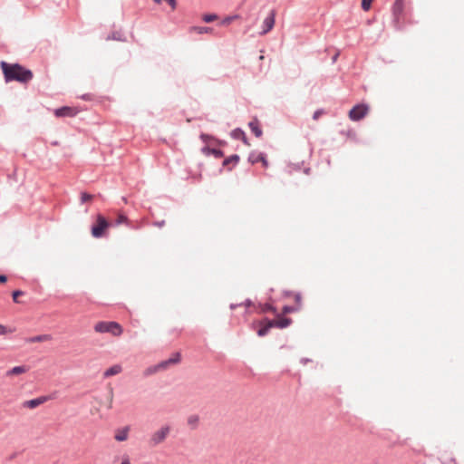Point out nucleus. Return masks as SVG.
<instances>
[{
	"instance_id": "obj_1",
	"label": "nucleus",
	"mask_w": 464,
	"mask_h": 464,
	"mask_svg": "<svg viewBox=\"0 0 464 464\" xmlns=\"http://www.w3.org/2000/svg\"><path fill=\"white\" fill-rule=\"evenodd\" d=\"M0 65L6 82L17 81L25 83L33 79V72L18 63L1 62Z\"/></svg>"
},
{
	"instance_id": "obj_2",
	"label": "nucleus",
	"mask_w": 464,
	"mask_h": 464,
	"mask_svg": "<svg viewBox=\"0 0 464 464\" xmlns=\"http://www.w3.org/2000/svg\"><path fill=\"white\" fill-rule=\"evenodd\" d=\"M94 330L97 333H110L113 336H120L123 331L121 325L114 321L98 322L94 326Z\"/></svg>"
},
{
	"instance_id": "obj_3",
	"label": "nucleus",
	"mask_w": 464,
	"mask_h": 464,
	"mask_svg": "<svg viewBox=\"0 0 464 464\" xmlns=\"http://www.w3.org/2000/svg\"><path fill=\"white\" fill-rule=\"evenodd\" d=\"M110 226V222L102 214H98L95 224L92 226V236L94 238L102 237Z\"/></svg>"
},
{
	"instance_id": "obj_4",
	"label": "nucleus",
	"mask_w": 464,
	"mask_h": 464,
	"mask_svg": "<svg viewBox=\"0 0 464 464\" xmlns=\"http://www.w3.org/2000/svg\"><path fill=\"white\" fill-rule=\"evenodd\" d=\"M370 111V106L365 103H360L353 106L349 113L348 117L353 121H358L363 119Z\"/></svg>"
},
{
	"instance_id": "obj_5",
	"label": "nucleus",
	"mask_w": 464,
	"mask_h": 464,
	"mask_svg": "<svg viewBox=\"0 0 464 464\" xmlns=\"http://www.w3.org/2000/svg\"><path fill=\"white\" fill-rule=\"evenodd\" d=\"M404 11V0H395L392 7V13L393 17V24L394 26L398 29L401 27V20L403 15Z\"/></svg>"
},
{
	"instance_id": "obj_6",
	"label": "nucleus",
	"mask_w": 464,
	"mask_h": 464,
	"mask_svg": "<svg viewBox=\"0 0 464 464\" xmlns=\"http://www.w3.org/2000/svg\"><path fill=\"white\" fill-rule=\"evenodd\" d=\"M256 324L259 325V328L256 331V334L259 337L266 336L269 333L270 329L274 327L272 320L268 317L263 318L262 320L256 322Z\"/></svg>"
},
{
	"instance_id": "obj_7",
	"label": "nucleus",
	"mask_w": 464,
	"mask_h": 464,
	"mask_svg": "<svg viewBox=\"0 0 464 464\" xmlns=\"http://www.w3.org/2000/svg\"><path fill=\"white\" fill-rule=\"evenodd\" d=\"M169 432V428L168 426L162 427L160 430H159L158 431H156L155 433L152 434L151 439H150L151 443L153 445L160 444L166 439Z\"/></svg>"
},
{
	"instance_id": "obj_8",
	"label": "nucleus",
	"mask_w": 464,
	"mask_h": 464,
	"mask_svg": "<svg viewBox=\"0 0 464 464\" xmlns=\"http://www.w3.org/2000/svg\"><path fill=\"white\" fill-rule=\"evenodd\" d=\"M79 112V110L75 107L64 106L54 111V114L57 117H74Z\"/></svg>"
},
{
	"instance_id": "obj_9",
	"label": "nucleus",
	"mask_w": 464,
	"mask_h": 464,
	"mask_svg": "<svg viewBox=\"0 0 464 464\" xmlns=\"http://www.w3.org/2000/svg\"><path fill=\"white\" fill-rule=\"evenodd\" d=\"M201 152L205 156H213L216 159L224 158V152L221 147H201Z\"/></svg>"
},
{
	"instance_id": "obj_10",
	"label": "nucleus",
	"mask_w": 464,
	"mask_h": 464,
	"mask_svg": "<svg viewBox=\"0 0 464 464\" xmlns=\"http://www.w3.org/2000/svg\"><path fill=\"white\" fill-rule=\"evenodd\" d=\"M239 161V156L237 154H232L222 160V168L227 170H232Z\"/></svg>"
},
{
	"instance_id": "obj_11",
	"label": "nucleus",
	"mask_w": 464,
	"mask_h": 464,
	"mask_svg": "<svg viewBox=\"0 0 464 464\" xmlns=\"http://www.w3.org/2000/svg\"><path fill=\"white\" fill-rule=\"evenodd\" d=\"M48 400H49L48 396H39L37 398H34L32 400L24 401L23 406L24 408L34 409V408L38 407L39 405L46 402Z\"/></svg>"
},
{
	"instance_id": "obj_12",
	"label": "nucleus",
	"mask_w": 464,
	"mask_h": 464,
	"mask_svg": "<svg viewBox=\"0 0 464 464\" xmlns=\"http://www.w3.org/2000/svg\"><path fill=\"white\" fill-rule=\"evenodd\" d=\"M276 316H277L276 320H272L274 327H276L279 329H285L292 324V319L289 317H285L279 314H276Z\"/></svg>"
},
{
	"instance_id": "obj_13",
	"label": "nucleus",
	"mask_w": 464,
	"mask_h": 464,
	"mask_svg": "<svg viewBox=\"0 0 464 464\" xmlns=\"http://www.w3.org/2000/svg\"><path fill=\"white\" fill-rule=\"evenodd\" d=\"M275 25V12L272 11L270 14L264 20L262 34H267L273 29Z\"/></svg>"
},
{
	"instance_id": "obj_14",
	"label": "nucleus",
	"mask_w": 464,
	"mask_h": 464,
	"mask_svg": "<svg viewBox=\"0 0 464 464\" xmlns=\"http://www.w3.org/2000/svg\"><path fill=\"white\" fill-rule=\"evenodd\" d=\"M28 371V367L25 365H17L6 372V376L19 375Z\"/></svg>"
},
{
	"instance_id": "obj_15",
	"label": "nucleus",
	"mask_w": 464,
	"mask_h": 464,
	"mask_svg": "<svg viewBox=\"0 0 464 464\" xmlns=\"http://www.w3.org/2000/svg\"><path fill=\"white\" fill-rule=\"evenodd\" d=\"M266 153L254 150L249 153L248 155V161L251 164H256L261 161V160H264V156Z\"/></svg>"
},
{
	"instance_id": "obj_16",
	"label": "nucleus",
	"mask_w": 464,
	"mask_h": 464,
	"mask_svg": "<svg viewBox=\"0 0 464 464\" xmlns=\"http://www.w3.org/2000/svg\"><path fill=\"white\" fill-rule=\"evenodd\" d=\"M121 372V366L119 364H114V365L111 366L110 368H108L103 372V377L108 378V377L116 375V374L120 373Z\"/></svg>"
},
{
	"instance_id": "obj_17",
	"label": "nucleus",
	"mask_w": 464,
	"mask_h": 464,
	"mask_svg": "<svg viewBox=\"0 0 464 464\" xmlns=\"http://www.w3.org/2000/svg\"><path fill=\"white\" fill-rule=\"evenodd\" d=\"M189 32L190 33H196V34H210V33H212L213 29L211 27H205V26H192L189 29Z\"/></svg>"
},
{
	"instance_id": "obj_18",
	"label": "nucleus",
	"mask_w": 464,
	"mask_h": 464,
	"mask_svg": "<svg viewBox=\"0 0 464 464\" xmlns=\"http://www.w3.org/2000/svg\"><path fill=\"white\" fill-rule=\"evenodd\" d=\"M128 431H129V427H124L123 429L121 430H119L117 431V433L115 434V440L117 441H124L127 440L128 438Z\"/></svg>"
},
{
	"instance_id": "obj_19",
	"label": "nucleus",
	"mask_w": 464,
	"mask_h": 464,
	"mask_svg": "<svg viewBox=\"0 0 464 464\" xmlns=\"http://www.w3.org/2000/svg\"><path fill=\"white\" fill-rule=\"evenodd\" d=\"M249 128L251 129V131L256 136L260 137L262 135V130L259 126V123L256 120H254L249 122Z\"/></svg>"
},
{
	"instance_id": "obj_20",
	"label": "nucleus",
	"mask_w": 464,
	"mask_h": 464,
	"mask_svg": "<svg viewBox=\"0 0 464 464\" xmlns=\"http://www.w3.org/2000/svg\"><path fill=\"white\" fill-rule=\"evenodd\" d=\"M260 307H261V312L262 313H268V312H271L273 314H277V309L276 306H274L273 304H269V303H266V304H259Z\"/></svg>"
},
{
	"instance_id": "obj_21",
	"label": "nucleus",
	"mask_w": 464,
	"mask_h": 464,
	"mask_svg": "<svg viewBox=\"0 0 464 464\" xmlns=\"http://www.w3.org/2000/svg\"><path fill=\"white\" fill-rule=\"evenodd\" d=\"M232 136L238 140H241L243 142H246V134L241 130H235L232 131Z\"/></svg>"
},
{
	"instance_id": "obj_22",
	"label": "nucleus",
	"mask_w": 464,
	"mask_h": 464,
	"mask_svg": "<svg viewBox=\"0 0 464 464\" xmlns=\"http://www.w3.org/2000/svg\"><path fill=\"white\" fill-rule=\"evenodd\" d=\"M50 339V335L48 334H40V335H35V336H33L31 338L28 339V342L29 343H39V342H44V341H46V340H49Z\"/></svg>"
},
{
	"instance_id": "obj_23",
	"label": "nucleus",
	"mask_w": 464,
	"mask_h": 464,
	"mask_svg": "<svg viewBox=\"0 0 464 464\" xmlns=\"http://www.w3.org/2000/svg\"><path fill=\"white\" fill-rule=\"evenodd\" d=\"M199 421V417L198 415H190L188 418V424L191 429H196L198 427Z\"/></svg>"
},
{
	"instance_id": "obj_24",
	"label": "nucleus",
	"mask_w": 464,
	"mask_h": 464,
	"mask_svg": "<svg viewBox=\"0 0 464 464\" xmlns=\"http://www.w3.org/2000/svg\"><path fill=\"white\" fill-rule=\"evenodd\" d=\"M218 16L216 14H205L202 15V20L205 23H211L218 20Z\"/></svg>"
},
{
	"instance_id": "obj_25",
	"label": "nucleus",
	"mask_w": 464,
	"mask_h": 464,
	"mask_svg": "<svg viewBox=\"0 0 464 464\" xmlns=\"http://www.w3.org/2000/svg\"><path fill=\"white\" fill-rule=\"evenodd\" d=\"M299 311V306L295 305H285L282 309L284 314H291Z\"/></svg>"
},
{
	"instance_id": "obj_26",
	"label": "nucleus",
	"mask_w": 464,
	"mask_h": 464,
	"mask_svg": "<svg viewBox=\"0 0 464 464\" xmlns=\"http://www.w3.org/2000/svg\"><path fill=\"white\" fill-rule=\"evenodd\" d=\"M160 371H161V370H160V367H158V363H157V364H154V365H151V366L148 367L145 370L144 374L145 375H150V374L156 373V372H158Z\"/></svg>"
},
{
	"instance_id": "obj_27",
	"label": "nucleus",
	"mask_w": 464,
	"mask_h": 464,
	"mask_svg": "<svg viewBox=\"0 0 464 464\" xmlns=\"http://www.w3.org/2000/svg\"><path fill=\"white\" fill-rule=\"evenodd\" d=\"M92 198H93V195H92L88 192H85V191L81 192V197H80L81 203H85L87 201L92 200Z\"/></svg>"
},
{
	"instance_id": "obj_28",
	"label": "nucleus",
	"mask_w": 464,
	"mask_h": 464,
	"mask_svg": "<svg viewBox=\"0 0 464 464\" xmlns=\"http://www.w3.org/2000/svg\"><path fill=\"white\" fill-rule=\"evenodd\" d=\"M128 221V218L124 214H121L118 216L117 219L115 220V226L121 225L123 223H126Z\"/></svg>"
},
{
	"instance_id": "obj_29",
	"label": "nucleus",
	"mask_w": 464,
	"mask_h": 464,
	"mask_svg": "<svg viewBox=\"0 0 464 464\" xmlns=\"http://www.w3.org/2000/svg\"><path fill=\"white\" fill-rule=\"evenodd\" d=\"M24 295V292L22 290H19V289H16V290H14L12 292V297H13V301L14 303H19L18 301V297L23 295Z\"/></svg>"
},
{
	"instance_id": "obj_30",
	"label": "nucleus",
	"mask_w": 464,
	"mask_h": 464,
	"mask_svg": "<svg viewBox=\"0 0 464 464\" xmlns=\"http://www.w3.org/2000/svg\"><path fill=\"white\" fill-rule=\"evenodd\" d=\"M170 360V362L173 363V364H176L178 362H180V359H181V355H180V353L177 352V353H174L171 357L169 358Z\"/></svg>"
},
{
	"instance_id": "obj_31",
	"label": "nucleus",
	"mask_w": 464,
	"mask_h": 464,
	"mask_svg": "<svg viewBox=\"0 0 464 464\" xmlns=\"http://www.w3.org/2000/svg\"><path fill=\"white\" fill-rule=\"evenodd\" d=\"M170 364H173L169 359H167V360H164V361H161L160 362L158 363V367L160 368V370H165L167 369Z\"/></svg>"
},
{
	"instance_id": "obj_32",
	"label": "nucleus",
	"mask_w": 464,
	"mask_h": 464,
	"mask_svg": "<svg viewBox=\"0 0 464 464\" xmlns=\"http://www.w3.org/2000/svg\"><path fill=\"white\" fill-rule=\"evenodd\" d=\"M373 0H362V8L364 11H369Z\"/></svg>"
},
{
	"instance_id": "obj_33",
	"label": "nucleus",
	"mask_w": 464,
	"mask_h": 464,
	"mask_svg": "<svg viewBox=\"0 0 464 464\" xmlns=\"http://www.w3.org/2000/svg\"><path fill=\"white\" fill-rule=\"evenodd\" d=\"M12 330H8L4 324H0V335H5L8 333H12Z\"/></svg>"
},
{
	"instance_id": "obj_34",
	"label": "nucleus",
	"mask_w": 464,
	"mask_h": 464,
	"mask_svg": "<svg viewBox=\"0 0 464 464\" xmlns=\"http://www.w3.org/2000/svg\"><path fill=\"white\" fill-rule=\"evenodd\" d=\"M237 16H227L226 17L221 24L224 25L229 24Z\"/></svg>"
},
{
	"instance_id": "obj_35",
	"label": "nucleus",
	"mask_w": 464,
	"mask_h": 464,
	"mask_svg": "<svg viewBox=\"0 0 464 464\" xmlns=\"http://www.w3.org/2000/svg\"><path fill=\"white\" fill-rule=\"evenodd\" d=\"M295 303L298 304L297 306H301V294L300 293H297L295 295Z\"/></svg>"
},
{
	"instance_id": "obj_36",
	"label": "nucleus",
	"mask_w": 464,
	"mask_h": 464,
	"mask_svg": "<svg viewBox=\"0 0 464 464\" xmlns=\"http://www.w3.org/2000/svg\"><path fill=\"white\" fill-rule=\"evenodd\" d=\"M166 2L171 6V8L174 10L177 6L176 0H166Z\"/></svg>"
},
{
	"instance_id": "obj_37",
	"label": "nucleus",
	"mask_w": 464,
	"mask_h": 464,
	"mask_svg": "<svg viewBox=\"0 0 464 464\" xmlns=\"http://www.w3.org/2000/svg\"><path fill=\"white\" fill-rule=\"evenodd\" d=\"M260 162L262 163L264 168H267L268 167L269 164H268V160L266 159V154H265L264 160H261Z\"/></svg>"
},
{
	"instance_id": "obj_38",
	"label": "nucleus",
	"mask_w": 464,
	"mask_h": 464,
	"mask_svg": "<svg viewBox=\"0 0 464 464\" xmlns=\"http://www.w3.org/2000/svg\"><path fill=\"white\" fill-rule=\"evenodd\" d=\"M252 304H253V303H252L251 299L247 298V299H246V300L241 304V305L243 304V305H245V306H246V307H249V306H251V305H252Z\"/></svg>"
},
{
	"instance_id": "obj_39",
	"label": "nucleus",
	"mask_w": 464,
	"mask_h": 464,
	"mask_svg": "<svg viewBox=\"0 0 464 464\" xmlns=\"http://www.w3.org/2000/svg\"><path fill=\"white\" fill-rule=\"evenodd\" d=\"M7 281V276L5 275H0V283L4 284Z\"/></svg>"
},
{
	"instance_id": "obj_40",
	"label": "nucleus",
	"mask_w": 464,
	"mask_h": 464,
	"mask_svg": "<svg viewBox=\"0 0 464 464\" xmlns=\"http://www.w3.org/2000/svg\"><path fill=\"white\" fill-rule=\"evenodd\" d=\"M300 362L303 364H306L308 362H311V360L309 358H302Z\"/></svg>"
},
{
	"instance_id": "obj_41",
	"label": "nucleus",
	"mask_w": 464,
	"mask_h": 464,
	"mask_svg": "<svg viewBox=\"0 0 464 464\" xmlns=\"http://www.w3.org/2000/svg\"><path fill=\"white\" fill-rule=\"evenodd\" d=\"M240 305H241V304H231L229 307L231 310H234Z\"/></svg>"
},
{
	"instance_id": "obj_42",
	"label": "nucleus",
	"mask_w": 464,
	"mask_h": 464,
	"mask_svg": "<svg viewBox=\"0 0 464 464\" xmlns=\"http://www.w3.org/2000/svg\"><path fill=\"white\" fill-rule=\"evenodd\" d=\"M164 224H165V220L157 221V222L155 223V225H156V226H158V227H163V226H164Z\"/></svg>"
},
{
	"instance_id": "obj_43",
	"label": "nucleus",
	"mask_w": 464,
	"mask_h": 464,
	"mask_svg": "<svg viewBox=\"0 0 464 464\" xmlns=\"http://www.w3.org/2000/svg\"><path fill=\"white\" fill-rule=\"evenodd\" d=\"M320 114H321V111H315L314 114V119L317 120L319 118Z\"/></svg>"
},
{
	"instance_id": "obj_44",
	"label": "nucleus",
	"mask_w": 464,
	"mask_h": 464,
	"mask_svg": "<svg viewBox=\"0 0 464 464\" xmlns=\"http://www.w3.org/2000/svg\"><path fill=\"white\" fill-rule=\"evenodd\" d=\"M121 464H130L129 459L122 460Z\"/></svg>"
},
{
	"instance_id": "obj_45",
	"label": "nucleus",
	"mask_w": 464,
	"mask_h": 464,
	"mask_svg": "<svg viewBox=\"0 0 464 464\" xmlns=\"http://www.w3.org/2000/svg\"><path fill=\"white\" fill-rule=\"evenodd\" d=\"M202 140H203V142H208V140L204 135H202Z\"/></svg>"
},
{
	"instance_id": "obj_46",
	"label": "nucleus",
	"mask_w": 464,
	"mask_h": 464,
	"mask_svg": "<svg viewBox=\"0 0 464 464\" xmlns=\"http://www.w3.org/2000/svg\"><path fill=\"white\" fill-rule=\"evenodd\" d=\"M19 154L23 155L24 157H26V153L24 151L18 152Z\"/></svg>"
},
{
	"instance_id": "obj_47",
	"label": "nucleus",
	"mask_w": 464,
	"mask_h": 464,
	"mask_svg": "<svg viewBox=\"0 0 464 464\" xmlns=\"http://www.w3.org/2000/svg\"><path fill=\"white\" fill-rule=\"evenodd\" d=\"M155 3L157 4H160L161 3V0H153Z\"/></svg>"
},
{
	"instance_id": "obj_48",
	"label": "nucleus",
	"mask_w": 464,
	"mask_h": 464,
	"mask_svg": "<svg viewBox=\"0 0 464 464\" xmlns=\"http://www.w3.org/2000/svg\"><path fill=\"white\" fill-rule=\"evenodd\" d=\"M308 152L311 153L312 152V147H308Z\"/></svg>"
},
{
	"instance_id": "obj_49",
	"label": "nucleus",
	"mask_w": 464,
	"mask_h": 464,
	"mask_svg": "<svg viewBox=\"0 0 464 464\" xmlns=\"http://www.w3.org/2000/svg\"><path fill=\"white\" fill-rule=\"evenodd\" d=\"M309 170H310V169H309V168H306V169H304V172H305V173H308V172H309Z\"/></svg>"
}]
</instances>
